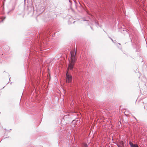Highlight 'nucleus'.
I'll return each instance as SVG.
<instances>
[{"label": "nucleus", "mask_w": 147, "mask_h": 147, "mask_svg": "<svg viewBox=\"0 0 147 147\" xmlns=\"http://www.w3.org/2000/svg\"><path fill=\"white\" fill-rule=\"evenodd\" d=\"M70 53L71 55L70 60L69 59V63L66 73V79L67 83H72V76L71 74L69 73L68 71L69 70H72L76 60V58L75 57L76 53H75L74 51H71Z\"/></svg>", "instance_id": "1"}, {"label": "nucleus", "mask_w": 147, "mask_h": 147, "mask_svg": "<svg viewBox=\"0 0 147 147\" xmlns=\"http://www.w3.org/2000/svg\"><path fill=\"white\" fill-rule=\"evenodd\" d=\"M129 144L131 147H138V146L137 144H134L131 142H129Z\"/></svg>", "instance_id": "2"}, {"label": "nucleus", "mask_w": 147, "mask_h": 147, "mask_svg": "<svg viewBox=\"0 0 147 147\" xmlns=\"http://www.w3.org/2000/svg\"><path fill=\"white\" fill-rule=\"evenodd\" d=\"M83 147H88V146L86 144H84L83 145Z\"/></svg>", "instance_id": "3"}, {"label": "nucleus", "mask_w": 147, "mask_h": 147, "mask_svg": "<svg viewBox=\"0 0 147 147\" xmlns=\"http://www.w3.org/2000/svg\"><path fill=\"white\" fill-rule=\"evenodd\" d=\"M111 40H112V41L113 42V40L112 38H111Z\"/></svg>", "instance_id": "4"}, {"label": "nucleus", "mask_w": 147, "mask_h": 147, "mask_svg": "<svg viewBox=\"0 0 147 147\" xmlns=\"http://www.w3.org/2000/svg\"><path fill=\"white\" fill-rule=\"evenodd\" d=\"M3 20H2L1 21V22H3Z\"/></svg>", "instance_id": "5"}]
</instances>
